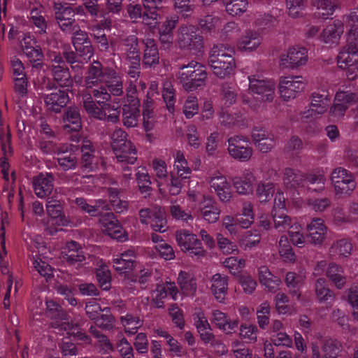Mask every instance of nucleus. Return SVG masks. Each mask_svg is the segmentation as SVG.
I'll return each mask as SVG.
<instances>
[{"label":"nucleus","mask_w":358,"mask_h":358,"mask_svg":"<svg viewBox=\"0 0 358 358\" xmlns=\"http://www.w3.org/2000/svg\"><path fill=\"white\" fill-rule=\"evenodd\" d=\"M234 52L231 47L224 44L215 45L210 50L208 64L218 78H224L233 73L236 68Z\"/></svg>","instance_id":"1"},{"label":"nucleus","mask_w":358,"mask_h":358,"mask_svg":"<svg viewBox=\"0 0 358 358\" xmlns=\"http://www.w3.org/2000/svg\"><path fill=\"white\" fill-rule=\"evenodd\" d=\"M178 78L186 91H194L205 86L206 68L202 64L192 60L187 64H178Z\"/></svg>","instance_id":"2"},{"label":"nucleus","mask_w":358,"mask_h":358,"mask_svg":"<svg viewBox=\"0 0 358 358\" xmlns=\"http://www.w3.org/2000/svg\"><path fill=\"white\" fill-rule=\"evenodd\" d=\"M331 180L334 186L335 194L339 197L350 195L356 188L354 176L342 167L332 171Z\"/></svg>","instance_id":"3"},{"label":"nucleus","mask_w":358,"mask_h":358,"mask_svg":"<svg viewBox=\"0 0 358 358\" xmlns=\"http://www.w3.org/2000/svg\"><path fill=\"white\" fill-rule=\"evenodd\" d=\"M176 238L181 250L184 252L189 251L191 257H200L206 255V251L195 234L186 230L177 231Z\"/></svg>","instance_id":"4"},{"label":"nucleus","mask_w":358,"mask_h":358,"mask_svg":"<svg viewBox=\"0 0 358 358\" xmlns=\"http://www.w3.org/2000/svg\"><path fill=\"white\" fill-rule=\"evenodd\" d=\"M54 10L55 20L64 32L71 34L74 29H77L78 24L74 19L75 13L72 8L55 3Z\"/></svg>","instance_id":"5"},{"label":"nucleus","mask_w":358,"mask_h":358,"mask_svg":"<svg viewBox=\"0 0 358 358\" xmlns=\"http://www.w3.org/2000/svg\"><path fill=\"white\" fill-rule=\"evenodd\" d=\"M305 88V83L302 76L282 78L279 83V91L284 100L296 97L297 93Z\"/></svg>","instance_id":"6"},{"label":"nucleus","mask_w":358,"mask_h":358,"mask_svg":"<svg viewBox=\"0 0 358 358\" xmlns=\"http://www.w3.org/2000/svg\"><path fill=\"white\" fill-rule=\"evenodd\" d=\"M228 151L233 158L241 162L248 161L252 155V149L249 146L248 141L239 136L229 139Z\"/></svg>","instance_id":"7"},{"label":"nucleus","mask_w":358,"mask_h":358,"mask_svg":"<svg viewBox=\"0 0 358 358\" xmlns=\"http://www.w3.org/2000/svg\"><path fill=\"white\" fill-rule=\"evenodd\" d=\"M308 61V50L300 46L290 48L287 54L280 56V63L285 68H296L304 65Z\"/></svg>","instance_id":"8"},{"label":"nucleus","mask_w":358,"mask_h":358,"mask_svg":"<svg viewBox=\"0 0 358 358\" xmlns=\"http://www.w3.org/2000/svg\"><path fill=\"white\" fill-rule=\"evenodd\" d=\"M249 90L254 94L260 96V99L263 101L271 102L274 97L275 85L273 82L271 80H260L255 76H250Z\"/></svg>","instance_id":"9"},{"label":"nucleus","mask_w":358,"mask_h":358,"mask_svg":"<svg viewBox=\"0 0 358 358\" xmlns=\"http://www.w3.org/2000/svg\"><path fill=\"white\" fill-rule=\"evenodd\" d=\"M311 103L310 109L303 112V118H316L317 115L324 114L327 110L328 101L330 97L327 92L322 91V93L313 92L311 95Z\"/></svg>","instance_id":"10"},{"label":"nucleus","mask_w":358,"mask_h":358,"mask_svg":"<svg viewBox=\"0 0 358 358\" xmlns=\"http://www.w3.org/2000/svg\"><path fill=\"white\" fill-rule=\"evenodd\" d=\"M45 315L51 320H54L51 322L52 328H61L62 329H66L69 328V322L65 321L68 320V315L63 309V308L54 301H46V311Z\"/></svg>","instance_id":"11"},{"label":"nucleus","mask_w":358,"mask_h":358,"mask_svg":"<svg viewBox=\"0 0 358 358\" xmlns=\"http://www.w3.org/2000/svg\"><path fill=\"white\" fill-rule=\"evenodd\" d=\"M45 107L48 111L59 113L64 108L70 101L68 92L57 90L50 94L42 96Z\"/></svg>","instance_id":"12"},{"label":"nucleus","mask_w":358,"mask_h":358,"mask_svg":"<svg viewBox=\"0 0 358 358\" xmlns=\"http://www.w3.org/2000/svg\"><path fill=\"white\" fill-rule=\"evenodd\" d=\"M322 355H320L319 346L313 343L311 344L312 358H337L341 352V344L335 339H325L322 344Z\"/></svg>","instance_id":"13"},{"label":"nucleus","mask_w":358,"mask_h":358,"mask_svg":"<svg viewBox=\"0 0 358 358\" xmlns=\"http://www.w3.org/2000/svg\"><path fill=\"white\" fill-rule=\"evenodd\" d=\"M308 234L306 236L307 243L313 245L322 243L327 233V227L320 218L313 219L307 226Z\"/></svg>","instance_id":"14"},{"label":"nucleus","mask_w":358,"mask_h":358,"mask_svg":"<svg viewBox=\"0 0 358 358\" xmlns=\"http://www.w3.org/2000/svg\"><path fill=\"white\" fill-rule=\"evenodd\" d=\"M55 178L52 173H41L33 178L34 192L37 196L43 198L48 196L52 191Z\"/></svg>","instance_id":"15"},{"label":"nucleus","mask_w":358,"mask_h":358,"mask_svg":"<svg viewBox=\"0 0 358 358\" xmlns=\"http://www.w3.org/2000/svg\"><path fill=\"white\" fill-rule=\"evenodd\" d=\"M62 255L66 264L69 266H74L76 268L81 267L85 261V256L76 241L68 243Z\"/></svg>","instance_id":"16"},{"label":"nucleus","mask_w":358,"mask_h":358,"mask_svg":"<svg viewBox=\"0 0 358 358\" xmlns=\"http://www.w3.org/2000/svg\"><path fill=\"white\" fill-rule=\"evenodd\" d=\"M210 186L211 191L217 194L222 202L229 201L231 198V187L226 177L217 176L212 178L210 180Z\"/></svg>","instance_id":"17"},{"label":"nucleus","mask_w":358,"mask_h":358,"mask_svg":"<svg viewBox=\"0 0 358 358\" xmlns=\"http://www.w3.org/2000/svg\"><path fill=\"white\" fill-rule=\"evenodd\" d=\"M113 150L120 162L134 164L137 159L136 150L131 141H124L120 145L116 143L113 145Z\"/></svg>","instance_id":"18"},{"label":"nucleus","mask_w":358,"mask_h":358,"mask_svg":"<svg viewBox=\"0 0 358 358\" xmlns=\"http://www.w3.org/2000/svg\"><path fill=\"white\" fill-rule=\"evenodd\" d=\"M229 278L220 273L214 274L211 279L210 290L215 299L223 303L226 299L228 292Z\"/></svg>","instance_id":"19"},{"label":"nucleus","mask_w":358,"mask_h":358,"mask_svg":"<svg viewBox=\"0 0 358 358\" xmlns=\"http://www.w3.org/2000/svg\"><path fill=\"white\" fill-rule=\"evenodd\" d=\"M314 290L316 299L320 303L332 305L334 302L336 295L334 291L329 288V284L324 278H320L316 280Z\"/></svg>","instance_id":"20"},{"label":"nucleus","mask_w":358,"mask_h":358,"mask_svg":"<svg viewBox=\"0 0 358 358\" xmlns=\"http://www.w3.org/2000/svg\"><path fill=\"white\" fill-rule=\"evenodd\" d=\"M145 45L142 64L146 68L155 67L159 61L157 45L154 39L146 38L143 41Z\"/></svg>","instance_id":"21"},{"label":"nucleus","mask_w":358,"mask_h":358,"mask_svg":"<svg viewBox=\"0 0 358 358\" xmlns=\"http://www.w3.org/2000/svg\"><path fill=\"white\" fill-rule=\"evenodd\" d=\"M350 54L358 55V34L348 32L347 45L345 47V50L339 52L337 57L339 67H345L348 64Z\"/></svg>","instance_id":"22"},{"label":"nucleus","mask_w":358,"mask_h":358,"mask_svg":"<svg viewBox=\"0 0 358 358\" xmlns=\"http://www.w3.org/2000/svg\"><path fill=\"white\" fill-rule=\"evenodd\" d=\"M126 60L135 68L141 66V53L138 39L131 36L125 40Z\"/></svg>","instance_id":"23"},{"label":"nucleus","mask_w":358,"mask_h":358,"mask_svg":"<svg viewBox=\"0 0 358 358\" xmlns=\"http://www.w3.org/2000/svg\"><path fill=\"white\" fill-rule=\"evenodd\" d=\"M51 72L54 81L59 87H71L73 86V80L68 67L52 64L51 66Z\"/></svg>","instance_id":"24"},{"label":"nucleus","mask_w":358,"mask_h":358,"mask_svg":"<svg viewBox=\"0 0 358 358\" xmlns=\"http://www.w3.org/2000/svg\"><path fill=\"white\" fill-rule=\"evenodd\" d=\"M46 210L48 215L52 219H59L62 226H71V221L64 215V208L59 201L48 198Z\"/></svg>","instance_id":"25"},{"label":"nucleus","mask_w":358,"mask_h":358,"mask_svg":"<svg viewBox=\"0 0 358 358\" xmlns=\"http://www.w3.org/2000/svg\"><path fill=\"white\" fill-rule=\"evenodd\" d=\"M326 275L339 289H343L346 284V276L343 268L334 262L329 264Z\"/></svg>","instance_id":"26"},{"label":"nucleus","mask_w":358,"mask_h":358,"mask_svg":"<svg viewBox=\"0 0 358 358\" xmlns=\"http://www.w3.org/2000/svg\"><path fill=\"white\" fill-rule=\"evenodd\" d=\"M262 43V37L255 31H247L237 42V47L241 50H253Z\"/></svg>","instance_id":"27"},{"label":"nucleus","mask_w":358,"mask_h":358,"mask_svg":"<svg viewBox=\"0 0 358 358\" xmlns=\"http://www.w3.org/2000/svg\"><path fill=\"white\" fill-rule=\"evenodd\" d=\"M283 182L287 188L295 189L304 186V174L299 171L286 168L283 171Z\"/></svg>","instance_id":"28"},{"label":"nucleus","mask_w":358,"mask_h":358,"mask_svg":"<svg viewBox=\"0 0 358 358\" xmlns=\"http://www.w3.org/2000/svg\"><path fill=\"white\" fill-rule=\"evenodd\" d=\"M343 32V24L340 21L334 22L324 29L320 35V38L326 43H336Z\"/></svg>","instance_id":"29"},{"label":"nucleus","mask_w":358,"mask_h":358,"mask_svg":"<svg viewBox=\"0 0 358 358\" xmlns=\"http://www.w3.org/2000/svg\"><path fill=\"white\" fill-rule=\"evenodd\" d=\"M178 284L185 295H194L196 291V279L193 275L181 271L178 277Z\"/></svg>","instance_id":"30"},{"label":"nucleus","mask_w":358,"mask_h":358,"mask_svg":"<svg viewBox=\"0 0 358 358\" xmlns=\"http://www.w3.org/2000/svg\"><path fill=\"white\" fill-rule=\"evenodd\" d=\"M103 76L102 64L99 61H94L88 67L87 75L85 78V85L87 89L92 88Z\"/></svg>","instance_id":"31"},{"label":"nucleus","mask_w":358,"mask_h":358,"mask_svg":"<svg viewBox=\"0 0 358 358\" xmlns=\"http://www.w3.org/2000/svg\"><path fill=\"white\" fill-rule=\"evenodd\" d=\"M60 169L63 171L75 170L78 165L79 159L76 154L72 151L70 152L59 153V157L55 158Z\"/></svg>","instance_id":"32"},{"label":"nucleus","mask_w":358,"mask_h":358,"mask_svg":"<svg viewBox=\"0 0 358 358\" xmlns=\"http://www.w3.org/2000/svg\"><path fill=\"white\" fill-rule=\"evenodd\" d=\"M151 227L155 231L164 232L168 229L166 213L161 207L152 210Z\"/></svg>","instance_id":"33"},{"label":"nucleus","mask_w":358,"mask_h":358,"mask_svg":"<svg viewBox=\"0 0 358 358\" xmlns=\"http://www.w3.org/2000/svg\"><path fill=\"white\" fill-rule=\"evenodd\" d=\"M145 10L143 11V22L146 24L148 20H157L159 15L157 10L162 7V0H143Z\"/></svg>","instance_id":"34"},{"label":"nucleus","mask_w":358,"mask_h":358,"mask_svg":"<svg viewBox=\"0 0 358 358\" xmlns=\"http://www.w3.org/2000/svg\"><path fill=\"white\" fill-rule=\"evenodd\" d=\"M253 176L251 173L244 177H236L233 180V185L239 194H249L252 192Z\"/></svg>","instance_id":"35"},{"label":"nucleus","mask_w":358,"mask_h":358,"mask_svg":"<svg viewBox=\"0 0 358 358\" xmlns=\"http://www.w3.org/2000/svg\"><path fill=\"white\" fill-rule=\"evenodd\" d=\"M311 4L319 10V15L324 19H327L333 15L336 1V0H311Z\"/></svg>","instance_id":"36"},{"label":"nucleus","mask_w":358,"mask_h":358,"mask_svg":"<svg viewBox=\"0 0 358 358\" xmlns=\"http://www.w3.org/2000/svg\"><path fill=\"white\" fill-rule=\"evenodd\" d=\"M353 247L351 242L345 238L335 241L331 246L329 251L331 255L347 257L352 253Z\"/></svg>","instance_id":"37"},{"label":"nucleus","mask_w":358,"mask_h":358,"mask_svg":"<svg viewBox=\"0 0 358 358\" xmlns=\"http://www.w3.org/2000/svg\"><path fill=\"white\" fill-rule=\"evenodd\" d=\"M207 203L201 209V215L203 219L209 223H215L219 219L220 210L216 205V203L211 199H208Z\"/></svg>","instance_id":"38"},{"label":"nucleus","mask_w":358,"mask_h":358,"mask_svg":"<svg viewBox=\"0 0 358 358\" xmlns=\"http://www.w3.org/2000/svg\"><path fill=\"white\" fill-rule=\"evenodd\" d=\"M325 177L323 174L309 173L304 174V186L315 192H320L324 189Z\"/></svg>","instance_id":"39"},{"label":"nucleus","mask_w":358,"mask_h":358,"mask_svg":"<svg viewBox=\"0 0 358 358\" xmlns=\"http://www.w3.org/2000/svg\"><path fill=\"white\" fill-rule=\"evenodd\" d=\"M222 101L226 107H229L236 103L237 92L234 86L228 83H224L220 86Z\"/></svg>","instance_id":"40"},{"label":"nucleus","mask_w":358,"mask_h":358,"mask_svg":"<svg viewBox=\"0 0 358 358\" xmlns=\"http://www.w3.org/2000/svg\"><path fill=\"white\" fill-rule=\"evenodd\" d=\"M96 102L103 108H113V106L109 103L111 96L108 92L106 87L100 86L93 89L91 92Z\"/></svg>","instance_id":"41"},{"label":"nucleus","mask_w":358,"mask_h":358,"mask_svg":"<svg viewBox=\"0 0 358 358\" xmlns=\"http://www.w3.org/2000/svg\"><path fill=\"white\" fill-rule=\"evenodd\" d=\"M227 12L232 15H240L245 13L248 7V0H222Z\"/></svg>","instance_id":"42"},{"label":"nucleus","mask_w":358,"mask_h":358,"mask_svg":"<svg viewBox=\"0 0 358 358\" xmlns=\"http://www.w3.org/2000/svg\"><path fill=\"white\" fill-rule=\"evenodd\" d=\"M139 116V109L122 106V122L127 128L136 127Z\"/></svg>","instance_id":"43"},{"label":"nucleus","mask_w":358,"mask_h":358,"mask_svg":"<svg viewBox=\"0 0 358 358\" xmlns=\"http://www.w3.org/2000/svg\"><path fill=\"white\" fill-rule=\"evenodd\" d=\"M64 120L73 124V130L77 131L81 128V117L77 107H69L64 115Z\"/></svg>","instance_id":"44"},{"label":"nucleus","mask_w":358,"mask_h":358,"mask_svg":"<svg viewBox=\"0 0 358 358\" xmlns=\"http://www.w3.org/2000/svg\"><path fill=\"white\" fill-rule=\"evenodd\" d=\"M196 329L199 334L201 339L205 343L215 341V336L211 332V329L207 320L200 319L196 322Z\"/></svg>","instance_id":"45"},{"label":"nucleus","mask_w":358,"mask_h":358,"mask_svg":"<svg viewBox=\"0 0 358 358\" xmlns=\"http://www.w3.org/2000/svg\"><path fill=\"white\" fill-rule=\"evenodd\" d=\"M103 313L98 317L94 321L95 324L104 330H110L114 327L115 317L110 313L109 308H105L103 309Z\"/></svg>","instance_id":"46"},{"label":"nucleus","mask_w":358,"mask_h":358,"mask_svg":"<svg viewBox=\"0 0 358 358\" xmlns=\"http://www.w3.org/2000/svg\"><path fill=\"white\" fill-rule=\"evenodd\" d=\"M274 227L279 231H284L292 227V218L285 212L274 211L272 213Z\"/></svg>","instance_id":"47"},{"label":"nucleus","mask_w":358,"mask_h":358,"mask_svg":"<svg viewBox=\"0 0 358 358\" xmlns=\"http://www.w3.org/2000/svg\"><path fill=\"white\" fill-rule=\"evenodd\" d=\"M139 189L141 193H146L151 191V181L145 167L139 166L136 173Z\"/></svg>","instance_id":"48"},{"label":"nucleus","mask_w":358,"mask_h":358,"mask_svg":"<svg viewBox=\"0 0 358 358\" xmlns=\"http://www.w3.org/2000/svg\"><path fill=\"white\" fill-rule=\"evenodd\" d=\"M274 185L272 182H259L256 189V194L262 203L268 201L273 195Z\"/></svg>","instance_id":"49"},{"label":"nucleus","mask_w":358,"mask_h":358,"mask_svg":"<svg viewBox=\"0 0 358 358\" xmlns=\"http://www.w3.org/2000/svg\"><path fill=\"white\" fill-rule=\"evenodd\" d=\"M96 277L100 287L103 290H108L111 287L110 272L106 266H101L96 270Z\"/></svg>","instance_id":"50"},{"label":"nucleus","mask_w":358,"mask_h":358,"mask_svg":"<svg viewBox=\"0 0 358 358\" xmlns=\"http://www.w3.org/2000/svg\"><path fill=\"white\" fill-rule=\"evenodd\" d=\"M24 54L29 59L31 62H37L33 66L39 69L43 66V63L38 62L42 61L43 54L41 48L38 45H35L33 48L25 47Z\"/></svg>","instance_id":"51"},{"label":"nucleus","mask_w":358,"mask_h":358,"mask_svg":"<svg viewBox=\"0 0 358 358\" xmlns=\"http://www.w3.org/2000/svg\"><path fill=\"white\" fill-rule=\"evenodd\" d=\"M173 2L176 12L185 17L191 15L195 8L191 0H173Z\"/></svg>","instance_id":"52"},{"label":"nucleus","mask_w":358,"mask_h":358,"mask_svg":"<svg viewBox=\"0 0 358 358\" xmlns=\"http://www.w3.org/2000/svg\"><path fill=\"white\" fill-rule=\"evenodd\" d=\"M217 241L220 250L224 254H231L238 252L237 245L220 234H217Z\"/></svg>","instance_id":"53"},{"label":"nucleus","mask_w":358,"mask_h":358,"mask_svg":"<svg viewBox=\"0 0 358 358\" xmlns=\"http://www.w3.org/2000/svg\"><path fill=\"white\" fill-rule=\"evenodd\" d=\"M186 179H183L179 176H175L171 173L170 182L167 185L169 187V192L171 195L177 196L181 192L183 182Z\"/></svg>","instance_id":"54"},{"label":"nucleus","mask_w":358,"mask_h":358,"mask_svg":"<svg viewBox=\"0 0 358 358\" xmlns=\"http://www.w3.org/2000/svg\"><path fill=\"white\" fill-rule=\"evenodd\" d=\"M136 262L132 259H115L113 260V267L121 273H128L133 270Z\"/></svg>","instance_id":"55"},{"label":"nucleus","mask_w":358,"mask_h":358,"mask_svg":"<svg viewBox=\"0 0 358 358\" xmlns=\"http://www.w3.org/2000/svg\"><path fill=\"white\" fill-rule=\"evenodd\" d=\"M198 111L199 106L196 97L192 96H189L184 105V115L187 118L189 119L196 114Z\"/></svg>","instance_id":"56"},{"label":"nucleus","mask_w":358,"mask_h":358,"mask_svg":"<svg viewBox=\"0 0 358 358\" xmlns=\"http://www.w3.org/2000/svg\"><path fill=\"white\" fill-rule=\"evenodd\" d=\"M348 108V105L343 104V103H341V101H337L335 97L334 103L329 109V116L334 117L338 120H341L344 117Z\"/></svg>","instance_id":"57"},{"label":"nucleus","mask_w":358,"mask_h":358,"mask_svg":"<svg viewBox=\"0 0 358 358\" xmlns=\"http://www.w3.org/2000/svg\"><path fill=\"white\" fill-rule=\"evenodd\" d=\"M223 264L225 267L229 269L231 273L236 274L239 272L240 269L244 267L245 260L238 259L235 257H230L225 259Z\"/></svg>","instance_id":"58"},{"label":"nucleus","mask_w":358,"mask_h":358,"mask_svg":"<svg viewBox=\"0 0 358 358\" xmlns=\"http://www.w3.org/2000/svg\"><path fill=\"white\" fill-rule=\"evenodd\" d=\"M257 320L260 328L265 329L269 322L270 307L264 303L260 306V309L257 310Z\"/></svg>","instance_id":"59"},{"label":"nucleus","mask_w":358,"mask_h":358,"mask_svg":"<svg viewBox=\"0 0 358 358\" xmlns=\"http://www.w3.org/2000/svg\"><path fill=\"white\" fill-rule=\"evenodd\" d=\"M76 29H74L71 33V34H73L71 41L73 47H78L81 44L91 42L86 31L81 30L79 25L76 27Z\"/></svg>","instance_id":"60"},{"label":"nucleus","mask_w":358,"mask_h":358,"mask_svg":"<svg viewBox=\"0 0 358 358\" xmlns=\"http://www.w3.org/2000/svg\"><path fill=\"white\" fill-rule=\"evenodd\" d=\"M111 238L118 240L119 241H124L126 240V231L122 228V225L117 220L116 223H114L113 227L108 228L107 231H105Z\"/></svg>","instance_id":"61"},{"label":"nucleus","mask_w":358,"mask_h":358,"mask_svg":"<svg viewBox=\"0 0 358 358\" xmlns=\"http://www.w3.org/2000/svg\"><path fill=\"white\" fill-rule=\"evenodd\" d=\"M238 282L242 286L244 292L251 294L255 289L257 282L248 275H241L238 276Z\"/></svg>","instance_id":"62"},{"label":"nucleus","mask_w":358,"mask_h":358,"mask_svg":"<svg viewBox=\"0 0 358 358\" xmlns=\"http://www.w3.org/2000/svg\"><path fill=\"white\" fill-rule=\"evenodd\" d=\"M187 45L190 50L200 51L203 47V38L199 34H186Z\"/></svg>","instance_id":"63"},{"label":"nucleus","mask_w":358,"mask_h":358,"mask_svg":"<svg viewBox=\"0 0 358 358\" xmlns=\"http://www.w3.org/2000/svg\"><path fill=\"white\" fill-rule=\"evenodd\" d=\"M75 50L78 52V55L82 57V59L87 62L94 55V48L92 42L81 44L78 47H74Z\"/></svg>","instance_id":"64"}]
</instances>
